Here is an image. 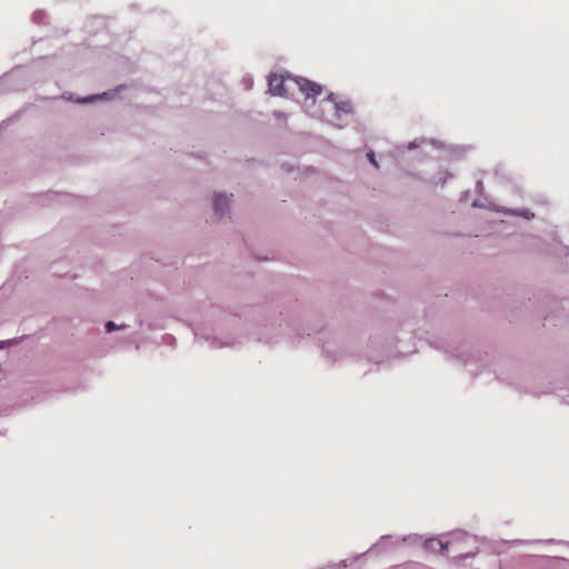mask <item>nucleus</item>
<instances>
[{"label": "nucleus", "mask_w": 569, "mask_h": 569, "mask_svg": "<svg viewBox=\"0 0 569 569\" xmlns=\"http://www.w3.org/2000/svg\"><path fill=\"white\" fill-rule=\"evenodd\" d=\"M325 121L342 128L347 126L355 114V106L349 99H341L335 93H330L321 102Z\"/></svg>", "instance_id": "1"}, {"label": "nucleus", "mask_w": 569, "mask_h": 569, "mask_svg": "<svg viewBox=\"0 0 569 569\" xmlns=\"http://www.w3.org/2000/svg\"><path fill=\"white\" fill-rule=\"evenodd\" d=\"M288 79L291 80L297 86V88L306 97V99H316L322 93V87L319 83L313 82L309 79L302 77H289Z\"/></svg>", "instance_id": "2"}, {"label": "nucleus", "mask_w": 569, "mask_h": 569, "mask_svg": "<svg viewBox=\"0 0 569 569\" xmlns=\"http://www.w3.org/2000/svg\"><path fill=\"white\" fill-rule=\"evenodd\" d=\"M289 77L290 76L284 77L282 74L277 73L270 74L268 79L270 92L277 96H286L288 92L286 83L292 82L291 80L288 79Z\"/></svg>", "instance_id": "3"}, {"label": "nucleus", "mask_w": 569, "mask_h": 569, "mask_svg": "<svg viewBox=\"0 0 569 569\" xmlns=\"http://www.w3.org/2000/svg\"><path fill=\"white\" fill-rule=\"evenodd\" d=\"M231 199L222 193H218L213 198V209L217 216L223 218L230 211Z\"/></svg>", "instance_id": "4"}, {"label": "nucleus", "mask_w": 569, "mask_h": 569, "mask_svg": "<svg viewBox=\"0 0 569 569\" xmlns=\"http://www.w3.org/2000/svg\"><path fill=\"white\" fill-rule=\"evenodd\" d=\"M496 211L502 212V213L508 214V216L522 217V218H525L527 220H531V219L535 218V213L531 212L529 209H526V208L508 209V208L501 207V208H497Z\"/></svg>", "instance_id": "5"}, {"label": "nucleus", "mask_w": 569, "mask_h": 569, "mask_svg": "<svg viewBox=\"0 0 569 569\" xmlns=\"http://www.w3.org/2000/svg\"><path fill=\"white\" fill-rule=\"evenodd\" d=\"M449 542H443L437 538H429L425 541V548L429 551H439L443 553L448 549Z\"/></svg>", "instance_id": "6"}, {"label": "nucleus", "mask_w": 569, "mask_h": 569, "mask_svg": "<svg viewBox=\"0 0 569 569\" xmlns=\"http://www.w3.org/2000/svg\"><path fill=\"white\" fill-rule=\"evenodd\" d=\"M460 348H461V351H459V352H456L455 349L447 350V352H449L451 356H453V357H456L458 359L463 360L465 363H468L470 358L469 357L466 358V355L469 351V346L463 343Z\"/></svg>", "instance_id": "7"}, {"label": "nucleus", "mask_w": 569, "mask_h": 569, "mask_svg": "<svg viewBox=\"0 0 569 569\" xmlns=\"http://www.w3.org/2000/svg\"><path fill=\"white\" fill-rule=\"evenodd\" d=\"M124 328H127V326H126V325H117V323H116V322H113V321H108V322L106 323V331H107V332H111V331H113V330L124 329Z\"/></svg>", "instance_id": "8"}, {"label": "nucleus", "mask_w": 569, "mask_h": 569, "mask_svg": "<svg viewBox=\"0 0 569 569\" xmlns=\"http://www.w3.org/2000/svg\"><path fill=\"white\" fill-rule=\"evenodd\" d=\"M231 345H232L231 342H221V341H219L218 339H212V340L210 341V346H211L212 348L229 347V346H231Z\"/></svg>", "instance_id": "9"}, {"label": "nucleus", "mask_w": 569, "mask_h": 569, "mask_svg": "<svg viewBox=\"0 0 569 569\" xmlns=\"http://www.w3.org/2000/svg\"><path fill=\"white\" fill-rule=\"evenodd\" d=\"M367 157L369 159V161L376 167L378 168V163L376 161V158H375V152L373 151H369L367 152Z\"/></svg>", "instance_id": "10"}, {"label": "nucleus", "mask_w": 569, "mask_h": 569, "mask_svg": "<svg viewBox=\"0 0 569 569\" xmlns=\"http://www.w3.org/2000/svg\"><path fill=\"white\" fill-rule=\"evenodd\" d=\"M476 190H477L478 192H482V190H483V183H482V181H481V180H478V181H477V183H476Z\"/></svg>", "instance_id": "11"}, {"label": "nucleus", "mask_w": 569, "mask_h": 569, "mask_svg": "<svg viewBox=\"0 0 569 569\" xmlns=\"http://www.w3.org/2000/svg\"><path fill=\"white\" fill-rule=\"evenodd\" d=\"M472 206L473 207H482V204L478 200H475Z\"/></svg>", "instance_id": "12"}, {"label": "nucleus", "mask_w": 569, "mask_h": 569, "mask_svg": "<svg viewBox=\"0 0 569 569\" xmlns=\"http://www.w3.org/2000/svg\"><path fill=\"white\" fill-rule=\"evenodd\" d=\"M418 146H419V144L412 143V144H408V148H409V149H415V148H417Z\"/></svg>", "instance_id": "13"}, {"label": "nucleus", "mask_w": 569, "mask_h": 569, "mask_svg": "<svg viewBox=\"0 0 569 569\" xmlns=\"http://www.w3.org/2000/svg\"><path fill=\"white\" fill-rule=\"evenodd\" d=\"M389 538H390L389 536H383V537H381V541H385V540H387Z\"/></svg>", "instance_id": "14"}, {"label": "nucleus", "mask_w": 569, "mask_h": 569, "mask_svg": "<svg viewBox=\"0 0 569 569\" xmlns=\"http://www.w3.org/2000/svg\"><path fill=\"white\" fill-rule=\"evenodd\" d=\"M3 346H4V342L0 341V349L3 348Z\"/></svg>", "instance_id": "15"}, {"label": "nucleus", "mask_w": 569, "mask_h": 569, "mask_svg": "<svg viewBox=\"0 0 569 569\" xmlns=\"http://www.w3.org/2000/svg\"><path fill=\"white\" fill-rule=\"evenodd\" d=\"M91 100H92L91 98H87V99H84L83 101H84V102H88V101H91Z\"/></svg>", "instance_id": "16"}]
</instances>
